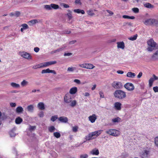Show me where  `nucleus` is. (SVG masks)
<instances>
[{
	"label": "nucleus",
	"mask_w": 158,
	"mask_h": 158,
	"mask_svg": "<svg viewBox=\"0 0 158 158\" xmlns=\"http://www.w3.org/2000/svg\"><path fill=\"white\" fill-rule=\"evenodd\" d=\"M147 44L149 47L147 48L148 51H152L156 47V43L152 39H150L147 42Z\"/></svg>",
	"instance_id": "nucleus-3"
},
{
	"label": "nucleus",
	"mask_w": 158,
	"mask_h": 158,
	"mask_svg": "<svg viewBox=\"0 0 158 158\" xmlns=\"http://www.w3.org/2000/svg\"><path fill=\"white\" fill-rule=\"evenodd\" d=\"M23 111V109H16V112L18 114L22 113Z\"/></svg>",
	"instance_id": "nucleus-55"
},
{
	"label": "nucleus",
	"mask_w": 158,
	"mask_h": 158,
	"mask_svg": "<svg viewBox=\"0 0 158 158\" xmlns=\"http://www.w3.org/2000/svg\"><path fill=\"white\" fill-rule=\"evenodd\" d=\"M95 66L91 64L86 63V69H92L95 67Z\"/></svg>",
	"instance_id": "nucleus-21"
},
{
	"label": "nucleus",
	"mask_w": 158,
	"mask_h": 158,
	"mask_svg": "<svg viewBox=\"0 0 158 158\" xmlns=\"http://www.w3.org/2000/svg\"><path fill=\"white\" fill-rule=\"evenodd\" d=\"M114 95L115 98L121 99H123L126 97L125 92L120 89L116 90L114 93Z\"/></svg>",
	"instance_id": "nucleus-2"
},
{
	"label": "nucleus",
	"mask_w": 158,
	"mask_h": 158,
	"mask_svg": "<svg viewBox=\"0 0 158 158\" xmlns=\"http://www.w3.org/2000/svg\"><path fill=\"white\" fill-rule=\"evenodd\" d=\"M102 131L100 130L91 132L86 136V139L87 140L95 139L100 135Z\"/></svg>",
	"instance_id": "nucleus-1"
},
{
	"label": "nucleus",
	"mask_w": 158,
	"mask_h": 158,
	"mask_svg": "<svg viewBox=\"0 0 158 158\" xmlns=\"http://www.w3.org/2000/svg\"><path fill=\"white\" fill-rule=\"evenodd\" d=\"M38 107L39 109H45V107L43 102H40L38 104Z\"/></svg>",
	"instance_id": "nucleus-26"
},
{
	"label": "nucleus",
	"mask_w": 158,
	"mask_h": 158,
	"mask_svg": "<svg viewBox=\"0 0 158 158\" xmlns=\"http://www.w3.org/2000/svg\"><path fill=\"white\" fill-rule=\"evenodd\" d=\"M68 11L69 12L67 14V15L68 16L69 20H71L73 18L72 15V12L70 10H69Z\"/></svg>",
	"instance_id": "nucleus-32"
},
{
	"label": "nucleus",
	"mask_w": 158,
	"mask_h": 158,
	"mask_svg": "<svg viewBox=\"0 0 158 158\" xmlns=\"http://www.w3.org/2000/svg\"><path fill=\"white\" fill-rule=\"evenodd\" d=\"M16 104L15 103H10V106L12 107H14L16 106Z\"/></svg>",
	"instance_id": "nucleus-61"
},
{
	"label": "nucleus",
	"mask_w": 158,
	"mask_h": 158,
	"mask_svg": "<svg viewBox=\"0 0 158 158\" xmlns=\"http://www.w3.org/2000/svg\"><path fill=\"white\" fill-rule=\"evenodd\" d=\"M153 90L155 92H158V87L155 86L153 87Z\"/></svg>",
	"instance_id": "nucleus-53"
},
{
	"label": "nucleus",
	"mask_w": 158,
	"mask_h": 158,
	"mask_svg": "<svg viewBox=\"0 0 158 158\" xmlns=\"http://www.w3.org/2000/svg\"><path fill=\"white\" fill-rule=\"evenodd\" d=\"M62 6L65 8H67L69 7V6L68 5L64 3H63L62 4Z\"/></svg>",
	"instance_id": "nucleus-56"
},
{
	"label": "nucleus",
	"mask_w": 158,
	"mask_h": 158,
	"mask_svg": "<svg viewBox=\"0 0 158 158\" xmlns=\"http://www.w3.org/2000/svg\"><path fill=\"white\" fill-rule=\"evenodd\" d=\"M77 104V102L76 100H74L72 101L70 104V105L72 107H73L76 106Z\"/></svg>",
	"instance_id": "nucleus-37"
},
{
	"label": "nucleus",
	"mask_w": 158,
	"mask_h": 158,
	"mask_svg": "<svg viewBox=\"0 0 158 158\" xmlns=\"http://www.w3.org/2000/svg\"><path fill=\"white\" fill-rule=\"evenodd\" d=\"M132 10L135 13H138L139 12V9L137 8H133L132 9Z\"/></svg>",
	"instance_id": "nucleus-47"
},
{
	"label": "nucleus",
	"mask_w": 158,
	"mask_h": 158,
	"mask_svg": "<svg viewBox=\"0 0 158 158\" xmlns=\"http://www.w3.org/2000/svg\"><path fill=\"white\" fill-rule=\"evenodd\" d=\"M28 82L26 81L23 80L21 83V85L22 86H25L28 85Z\"/></svg>",
	"instance_id": "nucleus-34"
},
{
	"label": "nucleus",
	"mask_w": 158,
	"mask_h": 158,
	"mask_svg": "<svg viewBox=\"0 0 158 158\" xmlns=\"http://www.w3.org/2000/svg\"><path fill=\"white\" fill-rule=\"evenodd\" d=\"M121 120V118L119 117H117L112 119V121L114 123H118Z\"/></svg>",
	"instance_id": "nucleus-30"
},
{
	"label": "nucleus",
	"mask_w": 158,
	"mask_h": 158,
	"mask_svg": "<svg viewBox=\"0 0 158 158\" xmlns=\"http://www.w3.org/2000/svg\"><path fill=\"white\" fill-rule=\"evenodd\" d=\"M19 55L23 57L28 60L31 59L32 58L31 56L29 53L25 52H20Z\"/></svg>",
	"instance_id": "nucleus-6"
},
{
	"label": "nucleus",
	"mask_w": 158,
	"mask_h": 158,
	"mask_svg": "<svg viewBox=\"0 0 158 158\" xmlns=\"http://www.w3.org/2000/svg\"><path fill=\"white\" fill-rule=\"evenodd\" d=\"M89 119L91 123H93L97 119V117L95 114H93L92 115L89 116Z\"/></svg>",
	"instance_id": "nucleus-14"
},
{
	"label": "nucleus",
	"mask_w": 158,
	"mask_h": 158,
	"mask_svg": "<svg viewBox=\"0 0 158 158\" xmlns=\"http://www.w3.org/2000/svg\"><path fill=\"white\" fill-rule=\"evenodd\" d=\"M76 68L75 67H69L67 69V71L69 72H73L75 70Z\"/></svg>",
	"instance_id": "nucleus-45"
},
{
	"label": "nucleus",
	"mask_w": 158,
	"mask_h": 158,
	"mask_svg": "<svg viewBox=\"0 0 158 158\" xmlns=\"http://www.w3.org/2000/svg\"><path fill=\"white\" fill-rule=\"evenodd\" d=\"M106 133L110 135L116 137L120 134V132L117 130L113 129H110L106 131Z\"/></svg>",
	"instance_id": "nucleus-4"
},
{
	"label": "nucleus",
	"mask_w": 158,
	"mask_h": 158,
	"mask_svg": "<svg viewBox=\"0 0 158 158\" xmlns=\"http://www.w3.org/2000/svg\"><path fill=\"white\" fill-rule=\"evenodd\" d=\"M53 73L54 74H56V72L54 70H50L49 69H44L42 71L41 73L43 74L44 73Z\"/></svg>",
	"instance_id": "nucleus-12"
},
{
	"label": "nucleus",
	"mask_w": 158,
	"mask_h": 158,
	"mask_svg": "<svg viewBox=\"0 0 158 158\" xmlns=\"http://www.w3.org/2000/svg\"><path fill=\"white\" fill-rule=\"evenodd\" d=\"M57 63L56 61H51L43 63L44 67L56 64Z\"/></svg>",
	"instance_id": "nucleus-10"
},
{
	"label": "nucleus",
	"mask_w": 158,
	"mask_h": 158,
	"mask_svg": "<svg viewBox=\"0 0 158 158\" xmlns=\"http://www.w3.org/2000/svg\"><path fill=\"white\" fill-rule=\"evenodd\" d=\"M41 20H40L38 19H33L31 20L28 22V23L31 25L34 24L36 23L40 22Z\"/></svg>",
	"instance_id": "nucleus-18"
},
{
	"label": "nucleus",
	"mask_w": 158,
	"mask_h": 158,
	"mask_svg": "<svg viewBox=\"0 0 158 158\" xmlns=\"http://www.w3.org/2000/svg\"><path fill=\"white\" fill-rule=\"evenodd\" d=\"M152 25L158 26V19H152Z\"/></svg>",
	"instance_id": "nucleus-23"
},
{
	"label": "nucleus",
	"mask_w": 158,
	"mask_h": 158,
	"mask_svg": "<svg viewBox=\"0 0 158 158\" xmlns=\"http://www.w3.org/2000/svg\"><path fill=\"white\" fill-rule=\"evenodd\" d=\"M20 14V13L19 11H16L15 13V15L17 17H18L19 16Z\"/></svg>",
	"instance_id": "nucleus-62"
},
{
	"label": "nucleus",
	"mask_w": 158,
	"mask_h": 158,
	"mask_svg": "<svg viewBox=\"0 0 158 158\" xmlns=\"http://www.w3.org/2000/svg\"><path fill=\"white\" fill-rule=\"evenodd\" d=\"M55 129V128L53 126H51L48 128V130L49 132H53Z\"/></svg>",
	"instance_id": "nucleus-41"
},
{
	"label": "nucleus",
	"mask_w": 158,
	"mask_h": 158,
	"mask_svg": "<svg viewBox=\"0 0 158 158\" xmlns=\"http://www.w3.org/2000/svg\"><path fill=\"white\" fill-rule=\"evenodd\" d=\"M77 91V87H74L71 88L69 90V94H75Z\"/></svg>",
	"instance_id": "nucleus-13"
},
{
	"label": "nucleus",
	"mask_w": 158,
	"mask_h": 158,
	"mask_svg": "<svg viewBox=\"0 0 158 158\" xmlns=\"http://www.w3.org/2000/svg\"><path fill=\"white\" fill-rule=\"evenodd\" d=\"M79 66L81 67L86 69V63L83 64H79Z\"/></svg>",
	"instance_id": "nucleus-54"
},
{
	"label": "nucleus",
	"mask_w": 158,
	"mask_h": 158,
	"mask_svg": "<svg viewBox=\"0 0 158 158\" xmlns=\"http://www.w3.org/2000/svg\"><path fill=\"white\" fill-rule=\"evenodd\" d=\"M78 127L76 126L72 127V130L73 132H76L78 131Z\"/></svg>",
	"instance_id": "nucleus-44"
},
{
	"label": "nucleus",
	"mask_w": 158,
	"mask_h": 158,
	"mask_svg": "<svg viewBox=\"0 0 158 158\" xmlns=\"http://www.w3.org/2000/svg\"><path fill=\"white\" fill-rule=\"evenodd\" d=\"M51 9L53 8L54 9H57L59 8V6L58 5L52 3L51 4Z\"/></svg>",
	"instance_id": "nucleus-31"
},
{
	"label": "nucleus",
	"mask_w": 158,
	"mask_h": 158,
	"mask_svg": "<svg viewBox=\"0 0 158 158\" xmlns=\"http://www.w3.org/2000/svg\"><path fill=\"white\" fill-rule=\"evenodd\" d=\"M142 72H140L137 76V77L139 78H140L142 76Z\"/></svg>",
	"instance_id": "nucleus-60"
},
{
	"label": "nucleus",
	"mask_w": 158,
	"mask_h": 158,
	"mask_svg": "<svg viewBox=\"0 0 158 158\" xmlns=\"http://www.w3.org/2000/svg\"><path fill=\"white\" fill-rule=\"evenodd\" d=\"M37 65V68H41L44 67L43 66V63H40Z\"/></svg>",
	"instance_id": "nucleus-52"
},
{
	"label": "nucleus",
	"mask_w": 158,
	"mask_h": 158,
	"mask_svg": "<svg viewBox=\"0 0 158 158\" xmlns=\"http://www.w3.org/2000/svg\"><path fill=\"white\" fill-rule=\"evenodd\" d=\"M44 7L45 9L47 10H51V5H46L44 6Z\"/></svg>",
	"instance_id": "nucleus-40"
},
{
	"label": "nucleus",
	"mask_w": 158,
	"mask_h": 158,
	"mask_svg": "<svg viewBox=\"0 0 158 158\" xmlns=\"http://www.w3.org/2000/svg\"><path fill=\"white\" fill-rule=\"evenodd\" d=\"M73 11L77 13H81L82 14H85V11L83 10H81L80 9H76L74 10Z\"/></svg>",
	"instance_id": "nucleus-25"
},
{
	"label": "nucleus",
	"mask_w": 158,
	"mask_h": 158,
	"mask_svg": "<svg viewBox=\"0 0 158 158\" xmlns=\"http://www.w3.org/2000/svg\"><path fill=\"white\" fill-rule=\"evenodd\" d=\"M23 121V119L19 117H18L16 118L15 120V122L17 124H19Z\"/></svg>",
	"instance_id": "nucleus-24"
},
{
	"label": "nucleus",
	"mask_w": 158,
	"mask_h": 158,
	"mask_svg": "<svg viewBox=\"0 0 158 158\" xmlns=\"http://www.w3.org/2000/svg\"><path fill=\"white\" fill-rule=\"evenodd\" d=\"M150 153V151L148 150H144L140 153V156L142 158H147Z\"/></svg>",
	"instance_id": "nucleus-9"
},
{
	"label": "nucleus",
	"mask_w": 158,
	"mask_h": 158,
	"mask_svg": "<svg viewBox=\"0 0 158 158\" xmlns=\"http://www.w3.org/2000/svg\"><path fill=\"white\" fill-rule=\"evenodd\" d=\"M121 104L120 102H116L114 104V107L116 109H121Z\"/></svg>",
	"instance_id": "nucleus-27"
},
{
	"label": "nucleus",
	"mask_w": 158,
	"mask_h": 158,
	"mask_svg": "<svg viewBox=\"0 0 158 158\" xmlns=\"http://www.w3.org/2000/svg\"><path fill=\"white\" fill-rule=\"evenodd\" d=\"M124 87L129 91H132L135 88L134 85L131 83H127L124 85Z\"/></svg>",
	"instance_id": "nucleus-8"
},
{
	"label": "nucleus",
	"mask_w": 158,
	"mask_h": 158,
	"mask_svg": "<svg viewBox=\"0 0 158 158\" xmlns=\"http://www.w3.org/2000/svg\"><path fill=\"white\" fill-rule=\"evenodd\" d=\"M99 94L100 98H104V95L103 92L102 91H100L99 92Z\"/></svg>",
	"instance_id": "nucleus-50"
},
{
	"label": "nucleus",
	"mask_w": 158,
	"mask_h": 158,
	"mask_svg": "<svg viewBox=\"0 0 158 158\" xmlns=\"http://www.w3.org/2000/svg\"><path fill=\"white\" fill-rule=\"evenodd\" d=\"M154 81V79L152 78H151L149 80V85L150 87H151L152 85V83Z\"/></svg>",
	"instance_id": "nucleus-38"
},
{
	"label": "nucleus",
	"mask_w": 158,
	"mask_h": 158,
	"mask_svg": "<svg viewBox=\"0 0 158 158\" xmlns=\"http://www.w3.org/2000/svg\"><path fill=\"white\" fill-rule=\"evenodd\" d=\"M135 74L131 72H128L127 74V76L128 77L133 78L135 76Z\"/></svg>",
	"instance_id": "nucleus-20"
},
{
	"label": "nucleus",
	"mask_w": 158,
	"mask_h": 158,
	"mask_svg": "<svg viewBox=\"0 0 158 158\" xmlns=\"http://www.w3.org/2000/svg\"><path fill=\"white\" fill-rule=\"evenodd\" d=\"M144 24L146 25H152V19H145L143 21Z\"/></svg>",
	"instance_id": "nucleus-11"
},
{
	"label": "nucleus",
	"mask_w": 158,
	"mask_h": 158,
	"mask_svg": "<svg viewBox=\"0 0 158 158\" xmlns=\"http://www.w3.org/2000/svg\"><path fill=\"white\" fill-rule=\"evenodd\" d=\"M158 57V50L155 52L152 56V58L153 59H155Z\"/></svg>",
	"instance_id": "nucleus-29"
},
{
	"label": "nucleus",
	"mask_w": 158,
	"mask_h": 158,
	"mask_svg": "<svg viewBox=\"0 0 158 158\" xmlns=\"http://www.w3.org/2000/svg\"><path fill=\"white\" fill-rule=\"evenodd\" d=\"M137 37V35L136 34H135V35H133V36L129 37L128 38V39L134 41L136 39Z\"/></svg>",
	"instance_id": "nucleus-33"
},
{
	"label": "nucleus",
	"mask_w": 158,
	"mask_h": 158,
	"mask_svg": "<svg viewBox=\"0 0 158 158\" xmlns=\"http://www.w3.org/2000/svg\"><path fill=\"white\" fill-rule=\"evenodd\" d=\"M10 85L12 87L15 88H18L20 87V85L19 84H16L14 82L11 83Z\"/></svg>",
	"instance_id": "nucleus-28"
},
{
	"label": "nucleus",
	"mask_w": 158,
	"mask_h": 158,
	"mask_svg": "<svg viewBox=\"0 0 158 158\" xmlns=\"http://www.w3.org/2000/svg\"><path fill=\"white\" fill-rule=\"evenodd\" d=\"M88 155L86 154H82L80 155V158H88Z\"/></svg>",
	"instance_id": "nucleus-36"
},
{
	"label": "nucleus",
	"mask_w": 158,
	"mask_h": 158,
	"mask_svg": "<svg viewBox=\"0 0 158 158\" xmlns=\"http://www.w3.org/2000/svg\"><path fill=\"white\" fill-rule=\"evenodd\" d=\"M106 11L110 15H112L113 14V13L111 11L109 10H106Z\"/></svg>",
	"instance_id": "nucleus-58"
},
{
	"label": "nucleus",
	"mask_w": 158,
	"mask_h": 158,
	"mask_svg": "<svg viewBox=\"0 0 158 158\" xmlns=\"http://www.w3.org/2000/svg\"><path fill=\"white\" fill-rule=\"evenodd\" d=\"M155 143L156 145L158 147V136L156 137L155 139Z\"/></svg>",
	"instance_id": "nucleus-48"
},
{
	"label": "nucleus",
	"mask_w": 158,
	"mask_h": 158,
	"mask_svg": "<svg viewBox=\"0 0 158 158\" xmlns=\"http://www.w3.org/2000/svg\"><path fill=\"white\" fill-rule=\"evenodd\" d=\"M22 28L24 30H26L29 27L26 24H23L21 25Z\"/></svg>",
	"instance_id": "nucleus-42"
},
{
	"label": "nucleus",
	"mask_w": 158,
	"mask_h": 158,
	"mask_svg": "<svg viewBox=\"0 0 158 158\" xmlns=\"http://www.w3.org/2000/svg\"><path fill=\"white\" fill-rule=\"evenodd\" d=\"M123 17L124 19H134L135 17L133 16H130L127 15H124Z\"/></svg>",
	"instance_id": "nucleus-35"
},
{
	"label": "nucleus",
	"mask_w": 158,
	"mask_h": 158,
	"mask_svg": "<svg viewBox=\"0 0 158 158\" xmlns=\"http://www.w3.org/2000/svg\"><path fill=\"white\" fill-rule=\"evenodd\" d=\"M54 136L56 138H58L60 137V134L58 132H55L53 133Z\"/></svg>",
	"instance_id": "nucleus-39"
},
{
	"label": "nucleus",
	"mask_w": 158,
	"mask_h": 158,
	"mask_svg": "<svg viewBox=\"0 0 158 158\" xmlns=\"http://www.w3.org/2000/svg\"><path fill=\"white\" fill-rule=\"evenodd\" d=\"M58 120L61 123H66L68 121V119L67 117L64 116H61L59 117Z\"/></svg>",
	"instance_id": "nucleus-15"
},
{
	"label": "nucleus",
	"mask_w": 158,
	"mask_h": 158,
	"mask_svg": "<svg viewBox=\"0 0 158 158\" xmlns=\"http://www.w3.org/2000/svg\"><path fill=\"white\" fill-rule=\"evenodd\" d=\"M64 101L67 103H70L72 101L71 95L68 93L66 94L64 97Z\"/></svg>",
	"instance_id": "nucleus-7"
},
{
	"label": "nucleus",
	"mask_w": 158,
	"mask_h": 158,
	"mask_svg": "<svg viewBox=\"0 0 158 158\" xmlns=\"http://www.w3.org/2000/svg\"><path fill=\"white\" fill-rule=\"evenodd\" d=\"M87 13L88 15L91 16H92L94 15V14L93 12V11L90 10H87Z\"/></svg>",
	"instance_id": "nucleus-43"
},
{
	"label": "nucleus",
	"mask_w": 158,
	"mask_h": 158,
	"mask_svg": "<svg viewBox=\"0 0 158 158\" xmlns=\"http://www.w3.org/2000/svg\"><path fill=\"white\" fill-rule=\"evenodd\" d=\"M76 42V40H74L69 42V44H73L75 43Z\"/></svg>",
	"instance_id": "nucleus-63"
},
{
	"label": "nucleus",
	"mask_w": 158,
	"mask_h": 158,
	"mask_svg": "<svg viewBox=\"0 0 158 158\" xmlns=\"http://www.w3.org/2000/svg\"><path fill=\"white\" fill-rule=\"evenodd\" d=\"M90 153L92 155H97L99 154V152L98 149H94L91 151Z\"/></svg>",
	"instance_id": "nucleus-19"
},
{
	"label": "nucleus",
	"mask_w": 158,
	"mask_h": 158,
	"mask_svg": "<svg viewBox=\"0 0 158 158\" xmlns=\"http://www.w3.org/2000/svg\"><path fill=\"white\" fill-rule=\"evenodd\" d=\"M39 115L40 117H42L44 116V112L42 111L40 112L39 114Z\"/></svg>",
	"instance_id": "nucleus-57"
},
{
	"label": "nucleus",
	"mask_w": 158,
	"mask_h": 158,
	"mask_svg": "<svg viewBox=\"0 0 158 158\" xmlns=\"http://www.w3.org/2000/svg\"><path fill=\"white\" fill-rule=\"evenodd\" d=\"M117 47L118 48H121L122 49L124 48L125 45L123 42H117Z\"/></svg>",
	"instance_id": "nucleus-17"
},
{
	"label": "nucleus",
	"mask_w": 158,
	"mask_h": 158,
	"mask_svg": "<svg viewBox=\"0 0 158 158\" xmlns=\"http://www.w3.org/2000/svg\"><path fill=\"white\" fill-rule=\"evenodd\" d=\"M40 50V49L38 47H35L34 48V51L36 52H38Z\"/></svg>",
	"instance_id": "nucleus-59"
},
{
	"label": "nucleus",
	"mask_w": 158,
	"mask_h": 158,
	"mask_svg": "<svg viewBox=\"0 0 158 158\" xmlns=\"http://www.w3.org/2000/svg\"><path fill=\"white\" fill-rule=\"evenodd\" d=\"M35 126H31V125L30 126L29 130H30L31 131L33 130H34L36 128Z\"/></svg>",
	"instance_id": "nucleus-51"
},
{
	"label": "nucleus",
	"mask_w": 158,
	"mask_h": 158,
	"mask_svg": "<svg viewBox=\"0 0 158 158\" xmlns=\"http://www.w3.org/2000/svg\"><path fill=\"white\" fill-rule=\"evenodd\" d=\"M144 6L148 8L151 9L154 8V6L149 3H146L144 4Z\"/></svg>",
	"instance_id": "nucleus-22"
},
{
	"label": "nucleus",
	"mask_w": 158,
	"mask_h": 158,
	"mask_svg": "<svg viewBox=\"0 0 158 158\" xmlns=\"http://www.w3.org/2000/svg\"><path fill=\"white\" fill-rule=\"evenodd\" d=\"M66 47V45L65 44L62 47L59 48L56 50H54V51L51 52V54H53L54 53H56L60 52L61 51H62L63 50H64V48Z\"/></svg>",
	"instance_id": "nucleus-16"
},
{
	"label": "nucleus",
	"mask_w": 158,
	"mask_h": 158,
	"mask_svg": "<svg viewBox=\"0 0 158 158\" xmlns=\"http://www.w3.org/2000/svg\"><path fill=\"white\" fill-rule=\"evenodd\" d=\"M74 82L78 84H81L80 81L77 79L74 80Z\"/></svg>",
	"instance_id": "nucleus-49"
},
{
	"label": "nucleus",
	"mask_w": 158,
	"mask_h": 158,
	"mask_svg": "<svg viewBox=\"0 0 158 158\" xmlns=\"http://www.w3.org/2000/svg\"><path fill=\"white\" fill-rule=\"evenodd\" d=\"M57 118V115H55L54 116H52V117L51 118V120L53 122H54L55 120H56Z\"/></svg>",
	"instance_id": "nucleus-46"
},
{
	"label": "nucleus",
	"mask_w": 158,
	"mask_h": 158,
	"mask_svg": "<svg viewBox=\"0 0 158 158\" xmlns=\"http://www.w3.org/2000/svg\"><path fill=\"white\" fill-rule=\"evenodd\" d=\"M34 108L33 105H31L27 106V109H33Z\"/></svg>",
	"instance_id": "nucleus-64"
},
{
	"label": "nucleus",
	"mask_w": 158,
	"mask_h": 158,
	"mask_svg": "<svg viewBox=\"0 0 158 158\" xmlns=\"http://www.w3.org/2000/svg\"><path fill=\"white\" fill-rule=\"evenodd\" d=\"M112 86L116 89H120L123 87L122 83L120 82L114 81L112 84Z\"/></svg>",
	"instance_id": "nucleus-5"
}]
</instances>
